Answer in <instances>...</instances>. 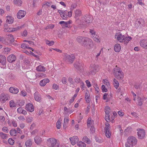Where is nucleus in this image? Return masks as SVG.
I'll list each match as a JSON object with an SVG mask.
<instances>
[{"mask_svg": "<svg viewBox=\"0 0 147 147\" xmlns=\"http://www.w3.org/2000/svg\"><path fill=\"white\" fill-rule=\"evenodd\" d=\"M137 142L136 138L133 136L129 137L127 139V142L125 144L126 147H133V146L136 145Z\"/></svg>", "mask_w": 147, "mask_h": 147, "instance_id": "f257e3e1", "label": "nucleus"}, {"mask_svg": "<svg viewBox=\"0 0 147 147\" xmlns=\"http://www.w3.org/2000/svg\"><path fill=\"white\" fill-rule=\"evenodd\" d=\"M113 73L116 78L119 80H121L123 77V74L121 69L117 65L116 66V67L113 70Z\"/></svg>", "mask_w": 147, "mask_h": 147, "instance_id": "f03ea898", "label": "nucleus"}, {"mask_svg": "<svg viewBox=\"0 0 147 147\" xmlns=\"http://www.w3.org/2000/svg\"><path fill=\"white\" fill-rule=\"evenodd\" d=\"M47 144L49 147H59V143L57 142V140L54 138H51L47 140Z\"/></svg>", "mask_w": 147, "mask_h": 147, "instance_id": "7ed1b4c3", "label": "nucleus"}, {"mask_svg": "<svg viewBox=\"0 0 147 147\" xmlns=\"http://www.w3.org/2000/svg\"><path fill=\"white\" fill-rule=\"evenodd\" d=\"M100 67L98 65L95 64H91L90 67L89 72V74H95L99 70Z\"/></svg>", "mask_w": 147, "mask_h": 147, "instance_id": "20e7f679", "label": "nucleus"}, {"mask_svg": "<svg viewBox=\"0 0 147 147\" xmlns=\"http://www.w3.org/2000/svg\"><path fill=\"white\" fill-rule=\"evenodd\" d=\"M75 59V56L72 55H70L66 54L64 57V60L69 63H73Z\"/></svg>", "mask_w": 147, "mask_h": 147, "instance_id": "39448f33", "label": "nucleus"}, {"mask_svg": "<svg viewBox=\"0 0 147 147\" xmlns=\"http://www.w3.org/2000/svg\"><path fill=\"white\" fill-rule=\"evenodd\" d=\"M26 77L31 80H34L36 79V73L32 71H29L26 73Z\"/></svg>", "mask_w": 147, "mask_h": 147, "instance_id": "423d86ee", "label": "nucleus"}, {"mask_svg": "<svg viewBox=\"0 0 147 147\" xmlns=\"http://www.w3.org/2000/svg\"><path fill=\"white\" fill-rule=\"evenodd\" d=\"M86 40L85 42L83 43V46L87 49H90L92 47L93 45V42L91 39L88 38Z\"/></svg>", "mask_w": 147, "mask_h": 147, "instance_id": "0eeeda50", "label": "nucleus"}, {"mask_svg": "<svg viewBox=\"0 0 147 147\" xmlns=\"http://www.w3.org/2000/svg\"><path fill=\"white\" fill-rule=\"evenodd\" d=\"M10 98V97L7 94L4 93H1L0 96V100L2 103L5 102Z\"/></svg>", "mask_w": 147, "mask_h": 147, "instance_id": "6e6552de", "label": "nucleus"}, {"mask_svg": "<svg viewBox=\"0 0 147 147\" xmlns=\"http://www.w3.org/2000/svg\"><path fill=\"white\" fill-rule=\"evenodd\" d=\"M137 133L139 138L142 139L144 137L145 135V131L142 129L138 128L137 129Z\"/></svg>", "mask_w": 147, "mask_h": 147, "instance_id": "1a4fd4ad", "label": "nucleus"}, {"mask_svg": "<svg viewBox=\"0 0 147 147\" xmlns=\"http://www.w3.org/2000/svg\"><path fill=\"white\" fill-rule=\"evenodd\" d=\"M81 21L82 22V24L84 25L86 24L90 23L91 22V21L90 19V18L88 16L87 17L86 16H84L82 17Z\"/></svg>", "mask_w": 147, "mask_h": 147, "instance_id": "9d476101", "label": "nucleus"}, {"mask_svg": "<svg viewBox=\"0 0 147 147\" xmlns=\"http://www.w3.org/2000/svg\"><path fill=\"white\" fill-rule=\"evenodd\" d=\"M71 143L73 145H74L79 141V138L78 136H74L72 137H71L69 138Z\"/></svg>", "mask_w": 147, "mask_h": 147, "instance_id": "9b49d317", "label": "nucleus"}, {"mask_svg": "<svg viewBox=\"0 0 147 147\" xmlns=\"http://www.w3.org/2000/svg\"><path fill=\"white\" fill-rule=\"evenodd\" d=\"M26 14V11L24 10H20L17 14V17L18 19H21L24 17Z\"/></svg>", "mask_w": 147, "mask_h": 147, "instance_id": "f8f14e48", "label": "nucleus"}, {"mask_svg": "<svg viewBox=\"0 0 147 147\" xmlns=\"http://www.w3.org/2000/svg\"><path fill=\"white\" fill-rule=\"evenodd\" d=\"M87 38L83 36H78L76 40L78 42L83 45V43L86 40Z\"/></svg>", "mask_w": 147, "mask_h": 147, "instance_id": "ddd939ff", "label": "nucleus"}, {"mask_svg": "<svg viewBox=\"0 0 147 147\" xmlns=\"http://www.w3.org/2000/svg\"><path fill=\"white\" fill-rule=\"evenodd\" d=\"M25 109L27 111L30 112H32L34 110L33 105L30 103H28L26 105Z\"/></svg>", "mask_w": 147, "mask_h": 147, "instance_id": "4468645a", "label": "nucleus"}, {"mask_svg": "<svg viewBox=\"0 0 147 147\" xmlns=\"http://www.w3.org/2000/svg\"><path fill=\"white\" fill-rule=\"evenodd\" d=\"M7 61L10 63L14 62L16 60V57L15 55L11 54L9 55L7 58Z\"/></svg>", "mask_w": 147, "mask_h": 147, "instance_id": "2eb2a0df", "label": "nucleus"}, {"mask_svg": "<svg viewBox=\"0 0 147 147\" xmlns=\"http://www.w3.org/2000/svg\"><path fill=\"white\" fill-rule=\"evenodd\" d=\"M83 65V64L80 61L77 62L74 64V67L79 70L82 69Z\"/></svg>", "mask_w": 147, "mask_h": 147, "instance_id": "dca6fc26", "label": "nucleus"}, {"mask_svg": "<svg viewBox=\"0 0 147 147\" xmlns=\"http://www.w3.org/2000/svg\"><path fill=\"white\" fill-rule=\"evenodd\" d=\"M85 99L86 102L87 103L90 102V98L89 92L88 90H86L85 91Z\"/></svg>", "mask_w": 147, "mask_h": 147, "instance_id": "f3484780", "label": "nucleus"}, {"mask_svg": "<svg viewBox=\"0 0 147 147\" xmlns=\"http://www.w3.org/2000/svg\"><path fill=\"white\" fill-rule=\"evenodd\" d=\"M82 12L80 10L77 9L75 11V18L76 19V21L79 20V17L81 16Z\"/></svg>", "mask_w": 147, "mask_h": 147, "instance_id": "a211bd4d", "label": "nucleus"}, {"mask_svg": "<svg viewBox=\"0 0 147 147\" xmlns=\"http://www.w3.org/2000/svg\"><path fill=\"white\" fill-rule=\"evenodd\" d=\"M6 57L4 55H0V63L1 64L4 65H6Z\"/></svg>", "mask_w": 147, "mask_h": 147, "instance_id": "6ab92c4d", "label": "nucleus"}, {"mask_svg": "<svg viewBox=\"0 0 147 147\" xmlns=\"http://www.w3.org/2000/svg\"><path fill=\"white\" fill-rule=\"evenodd\" d=\"M9 91L11 93L16 94L18 92L19 90L18 88L11 87L9 89Z\"/></svg>", "mask_w": 147, "mask_h": 147, "instance_id": "aec40b11", "label": "nucleus"}, {"mask_svg": "<svg viewBox=\"0 0 147 147\" xmlns=\"http://www.w3.org/2000/svg\"><path fill=\"white\" fill-rule=\"evenodd\" d=\"M49 81L48 79H44L41 80L40 82V85L42 86H44L47 83H48Z\"/></svg>", "mask_w": 147, "mask_h": 147, "instance_id": "412c9836", "label": "nucleus"}, {"mask_svg": "<svg viewBox=\"0 0 147 147\" xmlns=\"http://www.w3.org/2000/svg\"><path fill=\"white\" fill-rule=\"evenodd\" d=\"M42 141V139L39 136H36L34 138V141L35 143L37 144H40Z\"/></svg>", "mask_w": 147, "mask_h": 147, "instance_id": "4be33fe9", "label": "nucleus"}, {"mask_svg": "<svg viewBox=\"0 0 147 147\" xmlns=\"http://www.w3.org/2000/svg\"><path fill=\"white\" fill-rule=\"evenodd\" d=\"M36 70L38 71L45 72V67L41 65L38 66L36 68Z\"/></svg>", "mask_w": 147, "mask_h": 147, "instance_id": "5701e85b", "label": "nucleus"}, {"mask_svg": "<svg viewBox=\"0 0 147 147\" xmlns=\"http://www.w3.org/2000/svg\"><path fill=\"white\" fill-rule=\"evenodd\" d=\"M34 97L35 100L37 101H40L41 100L40 95L38 92H35Z\"/></svg>", "mask_w": 147, "mask_h": 147, "instance_id": "b1692460", "label": "nucleus"}, {"mask_svg": "<svg viewBox=\"0 0 147 147\" xmlns=\"http://www.w3.org/2000/svg\"><path fill=\"white\" fill-rule=\"evenodd\" d=\"M82 140L84 142L88 144H91V141L86 136H84Z\"/></svg>", "mask_w": 147, "mask_h": 147, "instance_id": "393cba45", "label": "nucleus"}, {"mask_svg": "<svg viewBox=\"0 0 147 147\" xmlns=\"http://www.w3.org/2000/svg\"><path fill=\"white\" fill-rule=\"evenodd\" d=\"M124 38V36L123 35L119 33L118 34L117 37V39L120 42H123V39Z\"/></svg>", "mask_w": 147, "mask_h": 147, "instance_id": "a878e982", "label": "nucleus"}, {"mask_svg": "<svg viewBox=\"0 0 147 147\" xmlns=\"http://www.w3.org/2000/svg\"><path fill=\"white\" fill-rule=\"evenodd\" d=\"M105 131L106 136L108 138H109L111 136V134L109 131V130L108 127H105Z\"/></svg>", "mask_w": 147, "mask_h": 147, "instance_id": "bb28decb", "label": "nucleus"}, {"mask_svg": "<svg viewBox=\"0 0 147 147\" xmlns=\"http://www.w3.org/2000/svg\"><path fill=\"white\" fill-rule=\"evenodd\" d=\"M6 22L8 23L9 24H12L13 23V18L10 16H7L6 17Z\"/></svg>", "mask_w": 147, "mask_h": 147, "instance_id": "cd10ccee", "label": "nucleus"}, {"mask_svg": "<svg viewBox=\"0 0 147 147\" xmlns=\"http://www.w3.org/2000/svg\"><path fill=\"white\" fill-rule=\"evenodd\" d=\"M121 49V47L119 44H116L115 45L114 50L116 52H119Z\"/></svg>", "mask_w": 147, "mask_h": 147, "instance_id": "c85d7f7f", "label": "nucleus"}, {"mask_svg": "<svg viewBox=\"0 0 147 147\" xmlns=\"http://www.w3.org/2000/svg\"><path fill=\"white\" fill-rule=\"evenodd\" d=\"M28 45L27 44H26L24 43H23L21 45V47L23 49H30L32 50V51H34V50L30 47H29L28 46Z\"/></svg>", "mask_w": 147, "mask_h": 147, "instance_id": "c756f323", "label": "nucleus"}, {"mask_svg": "<svg viewBox=\"0 0 147 147\" xmlns=\"http://www.w3.org/2000/svg\"><path fill=\"white\" fill-rule=\"evenodd\" d=\"M69 121V120L68 119L65 118L63 124V127L64 128L66 129L67 127V124Z\"/></svg>", "mask_w": 147, "mask_h": 147, "instance_id": "7c9ffc66", "label": "nucleus"}, {"mask_svg": "<svg viewBox=\"0 0 147 147\" xmlns=\"http://www.w3.org/2000/svg\"><path fill=\"white\" fill-rule=\"evenodd\" d=\"M131 39V38L130 36L126 37L124 36V38L123 39V42H124V44H127Z\"/></svg>", "mask_w": 147, "mask_h": 147, "instance_id": "2f4dec72", "label": "nucleus"}, {"mask_svg": "<svg viewBox=\"0 0 147 147\" xmlns=\"http://www.w3.org/2000/svg\"><path fill=\"white\" fill-rule=\"evenodd\" d=\"M66 22L63 21H61L60 22L59 24H61L62 28H64L66 27H69L68 25Z\"/></svg>", "mask_w": 147, "mask_h": 147, "instance_id": "473e14b6", "label": "nucleus"}, {"mask_svg": "<svg viewBox=\"0 0 147 147\" xmlns=\"http://www.w3.org/2000/svg\"><path fill=\"white\" fill-rule=\"evenodd\" d=\"M77 146L79 147H86V144L83 142L80 141L78 142Z\"/></svg>", "mask_w": 147, "mask_h": 147, "instance_id": "72a5a7b5", "label": "nucleus"}, {"mask_svg": "<svg viewBox=\"0 0 147 147\" xmlns=\"http://www.w3.org/2000/svg\"><path fill=\"white\" fill-rule=\"evenodd\" d=\"M25 144L27 147H30L32 145L31 140H27L25 142Z\"/></svg>", "mask_w": 147, "mask_h": 147, "instance_id": "f704fd0d", "label": "nucleus"}, {"mask_svg": "<svg viewBox=\"0 0 147 147\" xmlns=\"http://www.w3.org/2000/svg\"><path fill=\"white\" fill-rule=\"evenodd\" d=\"M13 2L14 4L19 6H20L22 3L21 0H13Z\"/></svg>", "mask_w": 147, "mask_h": 147, "instance_id": "c9c22d12", "label": "nucleus"}, {"mask_svg": "<svg viewBox=\"0 0 147 147\" xmlns=\"http://www.w3.org/2000/svg\"><path fill=\"white\" fill-rule=\"evenodd\" d=\"M17 134V131L14 129H11L10 131V134L11 136H16Z\"/></svg>", "mask_w": 147, "mask_h": 147, "instance_id": "e433bc0d", "label": "nucleus"}, {"mask_svg": "<svg viewBox=\"0 0 147 147\" xmlns=\"http://www.w3.org/2000/svg\"><path fill=\"white\" fill-rule=\"evenodd\" d=\"M114 86L117 89L119 86V83L118 81L115 79H114L113 80Z\"/></svg>", "mask_w": 147, "mask_h": 147, "instance_id": "4c0bfd02", "label": "nucleus"}, {"mask_svg": "<svg viewBox=\"0 0 147 147\" xmlns=\"http://www.w3.org/2000/svg\"><path fill=\"white\" fill-rule=\"evenodd\" d=\"M0 136L2 139H5L7 138V135L3 132L0 133Z\"/></svg>", "mask_w": 147, "mask_h": 147, "instance_id": "58836bf2", "label": "nucleus"}, {"mask_svg": "<svg viewBox=\"0 0 147 147\" xmlns=\"http://www.w3.org/2000/svg\"><path fill=\"white\" fill-rule=\"evenodd\" d=\"M46 44L49 46L53 45L54 43V41H49L48 40H47L46 41Z\"/></svg>", "mask_w": 147, "mask_h": 147, "instance_id": "ea45409f", "label": "nucleus"}, {"mask_svg": "<svg viewBox=\"0 0 147 147\" xmlns=\"http://www.w3.org/2000/svg\"><path fill=\"white\" fill-rule=\"evenodd\" d=\"M78 4L77 3H73L71 4V9H74L76 8Z\"/></svg>", "mask_w": 147, "mask_h": 147, "instance_id": "a19ab883", "label": "nucleus"}, {"mask_svg": "<svg viewBox=\"0 0 147 147\" xmlns=\"http://www.w3.org/2000/svg\"><path fill=\"white\" fill-rule=\"evenodd\" d=\"M108 94L105 93L103 96V99L104 100H106V102H107L109 101V100L107 97Z\"/></svg>", "mask_w": 147, "mask_h": 147, "instance_id": "79ce46f5", "label": "nucleus"}, {"mask_svg": "<svg viewBox=\"0 0 147 147\" xmlns=\"http://www.w3.org/2000/svg\"><path fill=\"white\" fill-rule=\"evenodd\" d=\"M9 38L10 40V42H13L14 41V40L13 37V36L11 34H9L8 35Z\"/></svg>", "mask_w": 147, "mask_h": 147, "instance_id": "37998d69", "label": "nucleus"}, {"mask_svg": "<svg viewBox=\"0 0 147 147\" xmlns=\"http://www.w3.org/2000/svg\"><path fill=\"white\" fill-rule=\"evenodd\" d=\"M45 75L41 73H38L37 74H36V78H39L41 77L44 76Z\"/></svg>", "mask_w": 147, "mask_h": 147, "instance_id": "c03bdc74", "label": "nucleus"}, {"mask_svg": "<svg viewBox=\"0 0 147 147\" xmlns=\"http://www.w3.org/2000/svg\"><path fill=\"white\" fill-rule=\"evenodd\" d=\"M98 36L96 35H93V38L94 40L96 42H100L98 38Z\"/></svg>", "mask_w": 147, "mask_h": 147, "instance_id": "a18cd8bd", "label": "nucleus"}, {"mask_svg": "<svg viewBox=\"0 0 147 147\" xmlns=\"http://www.w3.org/2000/svg\"><path fill=\"white\" fill-rule=\"evenodd\" d=\"M14 141L12 139L10 138L8 140V142L11 145H13L14 144Z\"/></svg>", "mask_w": 147, "mask_h": 147, "instance_id": "49530a36", "label": "nucleus"}, {"mask_svg": "<svg viewBox=\"0 0 147 147\" xmlns=\"http://www.w3.org/2000/svg\"><path fill=\"white\" fill-rule=\"evenodd\" d=\"M61 122L60 120H58L56 123L57 127L58 129H59L61 128Z\"/></svg>", "mask_w": 147, "mask_h": 147, "instance_id": "de8ad7c7", "label": "nucleus"}, {"mask_svg": "<svg viewBox=\"0 0 147 147\" xmlns=\"http://www.w3.org/2000/svg\"><path fill=\"white\" fill-rule=\"evenodd\" d=\"M10 106L11 107H13L15 106V103L13 100H11L9 102Z\"/></svg>", "mask_w": 147, "mask_h": 147, "instance_id": "09e8293b", "label": "nucleus"}, {"mask_svg": "<svg viewBox=\"0 0 147 147\" xmlns=\"http://www.w3.org/2000/svg\"><path fill=\"white\" fill-rule=\"evenodd\" d=\"M104 84L107 86L108 88L110 87V84L107 80H104Z\"/></svg>", "mask_w": 147, "mask_h": 147, "instance_id": "8fccbe9b", "label": "nucleus"}, {"mask_svg": "<svg viewBox=\"0 0 147 147\" xmlns=\"http://www.w3.org/2000/svg\"><path fill=\"white\" fill-rule=\"evenodd\" d=\"M138 99V105L140 106H141L142 105V103L143 101V100L141 99V98H139Z\"/></svg>", "mask_w": 147, "mask_h": 147, "instance_id": "3c124183", "label": "nucleus"}, {"mask_svg": "<svg viewBox=\"0 0 147 147\" xmlns=\"http://www.w3.org/2000/svg\"><path fill=\"white\" fill-rule=\"evenodd\" d=\"M138 20V23L139 25L140 26V25H142L143 23L144 22V20L142 19H139V20Z\"/></svg>", "mask_w": 147, "mask_h": 147, "instance_id": "603ef678", "label": "nucleus"}, {"mask_svg": "<svg viewBox=\"0 0 147 147\" xmlns=\"http://www.w3.org/2000/svg\"><path fill=\"white\" fill-rule=\"evenodd\" d=\"M75 82L76 83H79L81 82V80L80 78L78 77H76L74 79Z\"/></svg>", "mask_w": 147, "mask_h": 147, "instance_id": "864d4df0", "label": "nucleus"}, {"mask_svg": "<svg viewBox=\"0 0 147 147\" xmlns=\"http://www.w3.org/2000/svg\"><path fill=\"white\" fill-rule=\"evenodd\" d=\"M0 41L3 43H6L5 39L3 37L0 36Z\"/></svg>", "mask_w": 147, "mask_h": 147, "instance_id": "5fc2aeb1", "label": "nucleus"}, {"mask_svg": "<svg viewBox=\"0 0 147 147\" xmlns=\"http://www.w3.org/2000/svg\"><path fill=\"white\" fill-rule=\"evenodd\" d=\"M4 52L6 53H8L9 52H10V49L8 47L5 48H4Z\"/></svg>", "mask_w": 147, "mask_h": 147, "instance_id": "6e6d98bb", "label": "nucleus"}, {"mask_svg": "<svg viewBox=\"0 0 147 147\" xmlns=\"http://www.w3.org/2000/svg\"><path fill=\"white\" fill-rule=\"evenodd\" d=\"M61 81L63 84H65L67 83V79L65 77L63 78Z\"/></svg>", "mask_w": 147, "mask_h": 147, "instance_id": "4d7b16f0", "label": "nucleus"}, {"mask_svg": "<svg viewBox=\"0 0 147 147\" xmlns=\"http://www.w3.org/2000/svg\"><path fill=\"white\" fill-rule=\"evenodd\" d=\"M33 118L32 117H29L26 119V121L28 123H30L32 121Z\"/></svg>", "mask_w": 147, "mask_h": 147, "instance_id": "13d9d810", "label": "nucleus"}, {"mask_svg": "<svg viewBox=\"0 0 147 147\" xmlns=\"http://www.w3.org/2000/svg\"><path fill=\"white\" fill-rule=\"evenodd\" d=\"M101 88L103 92H106L107 91V89L106 88L105 86L104 85L102 86Z\"/></svg>", "mask_w": 147, "mask_h": 147, "instance_id": "bf43d9fd", "label": "nucleus"}, {"mask_svg": "<svg viewBox=\"0 0 147 147\" xmlns=\"http://www.w3.org/2000/svg\"><path fill=\"white\" fill-rule=\"evenodd\" d=\"M92 123V121L91 118H88V121L87 122L88 126L90 127Z\"/></svg>", "mask_w": 147, "mask_h": 147, "instance_id": "052dcab7", "label": "nucleus"}, {"mask_svg": "<svg viewBox=\"0 0 147 147\" xmlns=\"http://www.w3.org/2000/svg\"><path fill=\"white\" fill-rule=\"evenodd\" d=\"M61 18L63 20H65L67 18V15L66 14H65V13H64L61 16Z\"/></svg>", "mask_w": 147, "mask_h": 147, "instance_id": "680f3d73", "label": "nucleus"}, {"mask_svg": "<svg viewBox=\"0 0 147 147\" xmlns=\"http://www.w3.org/2000/svg\"><path fill=\"white\" fill-rule=\"evenodd\" d=\"M18 118L19 120L21 121H24L25 120V117L22 116H20L18 117Z\"/></svg>", "mask_w": 147, "mask_h": 147, "instance_id": "e2e57ef3", "label": "nucleus"}, {"mask_svg": "<svg viewBox=\"0 0 147 147\" xmlns=\"http://www.w3.org/2000/svg\"><path fill=\"white\" fill-rule=\"evenodd\" d=\"M23 109L22 107H19L17 109V112L19 113H21Z\"/></svg>", "mask_w": 147, "mask_h": 147, "instance_id": "0e129e2a", "label": "nucleus"}, {"mask_svg": "<svg viewBox=\"0 0 147 147\" xmlns=\"http://www.w3.org/2000/svg\"><path fill=\"white\" fill-rule=\"evenodd\" d=\"M68 80L70 84H73L74 82L73 81V79L69 77L68 79Z\"/></svg>", "mask_w": 147, "mask_h": 147, "instance_id": "69168bd1", "label": "nucleus"}, {"mask_svg": "<svg viewBox=\"0 0 147 147\" xmlns=\"http://www.w3.org/2000/svg\"><path fill=\"white\" fill-rule=\"evenodd\" d=\"M86 84L88 88L90 87L91 86L90 82L88 80L86 81Z\"/></svg>", "mask_w": 147, "mask_h": 147, "instance_id": "338daca9", "label": "nucleus"}, {"mask_svg": "<svg viewBox=\"0 0 147 147\" xmlns=\"http://www.w3.org/2000/svg\"><path fill=\"white\" fill-rule=\"evenodd\" d=\"M95 86H94V87L95 89V90L97 91V92H99V89L98 88V86L96 84H95Z\"/></svg>", "mask_w": 147, "mask_h": 147, "instance_id": "774afa93", "label": "nucleus"}]
</instances>
